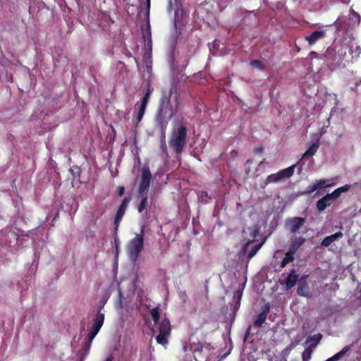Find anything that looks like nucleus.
I'll return each mask as SVG.
<instances>
[{
	"mask_svg": "<svg viewBox=\"0 0 361 361\" xmlns=\"http://www.w3.org/2000/svg\"><path fill=\"white\" fill-rule=\"evenodd\" d=\"M171 95L172 89L170 90L169 94H164L161 97L154 115L155 125L164 136L170 120L177 113L178 106V101L176 97L175 100L176 106H173L171 101Z\"/></svg>",
	"mask_w": 361,
	"mask_h": 361,
	"instance_id": "nucleus-1",
	"label": "nucleus"
},
{
	"mask_svg": "<svg viewBox=\"0 0 361 361\" xmlns=\"http://www.w3.org/2000/svg\"><path fill=\"white\" fill-rule=\"evenodd\" d=\"M144 235L145 227L142 226L140 233L135 234V236L128 243V255L129 259L133 262H135L137 260L140 254L144 249Z\"/></svg>",
	"mask_w": 361,
	"mask_h": 361,
	"instance_id": "nucleus-2",
	"label": "nucleus"
},
{
	"mask_svg": "<svg viewBox=\"0 0 361 361\" xmlns=\"http://www.w3.org/2000/svg\"><path fill=\"white\" fill-rule=\"evenodd\" d=\"M102 326V319H96L94 324H92V326L90 329V331L88 334L87 338H86L82 347L78 352L77 356L78 357V360L84 361L87 355L89 354L92 341L97 334L100 331Z\"/></svg>",
	"mask_w": 361,
	"mask_h": 361,
	"instance_id": "nucleus-3",
	"label": "nucleus"
},
{
	"mask_svg": "<svg viewBox=\"0 0 361 361\" xmlns=\"http://www.w3.org/2000/svg\"><path fill=\"white\" fill-rule=\"evenodd\" d=\"M187 128L184 125H181L175 130L169 140L170 147L176 154L182 152L186 145Z\"/></svg>",
	"mask_w": 361,
	"mask_h": 361,
	"instance_id": "nucleus-4",
	"label": "nucleus"
},
{
	"mask_svg": "<svg viewBox=\"0 0 361 361\" xmlns=\"http://www.w3.org/2000/svg\"><path fill=\"white\" fill-rule=\"evenodd\" d=\"M295 165H292L286 169L279 171L277 173L270 174L267 176L264 183L261 185L264 188L270 183H279L290 178L294 173Z\"/></svg>",
	"mask_w": 361,
	"mask_h": 361,
	"instance_id": "nucleus-5",
	"label": "nucleus"
},
{
	"mask_svg": "<svg viewBox=\"0 0 361 361\" xmlns=\"http://www.w3.org/2000/svg\"><path fill=\"white\" fill-rule=\"evenodd\" d=\"M152 180V174L149 166H144L141 169L140 181L138 186V195L147 193Z\"/></svg>",
	"mask_w": 361,
	"mask_h": 361,
	"instance_id": "nucleus-6",
	"label": "nucleus"
},
{
	"mask_svg": "<svg viewBox=\"0 0 361 361\" xmlns=\"http://www.w3.org/2000/svg\"><path fill=\"white\" fill-rule=\"evenodd\" d=\"M299 275L298 274V271L296 269H291L290 272L288 275L286 279L284 281H281V285H286V289L290 290L292 288H293L298 281Z\"/></svg>",
	"mask_w": 361,
	"mask_h": 361,
	"instance_id": "nucleus-7",
	"label": "nucleus"
},
{
	"mask_svg": "<svg viewBox=\"0 0 361 361\" xmlns=\"http://www.w3.org/2000/svg\"><path fill=\"white\" fill-rule=\"evenodd\" d=\"M305 222V218L293 217L287 221V224L291 233H296L304 225Z\"/></svg>",
	"mask_w": 361,
	"mask_h": 361,
	"instance_id": "nucleus-8",
	"label": "nucleus"
},
{
	"mask_svg": "<svg viewBox=\"0 0 361 361\" xmlns=\"http://www.w3.org/2000/svg\"><path fill=\"white\" fill-rule=\"evenodd\" d=\"M325 30H316L313 32L310 35L306 36L305 39L308 42L310 46L314 44L319 39H322L325 37Z\"/></svg>",
	"mask_w": 361,
	"mask_h": 361,
	"instance_id": "nucleus-9",
	"label": "nucleus"
},
{
	"mask_svg": "<svg viewBox=\"0 0 361 361\" xmlns=\"http://www.w3.org/2000/svg\"><path fill=\"white\" fill-rule=\"evenodd\" d=\"M331 185H332V184L327 183V180H325V179L319 180L316 183H314L312 185H310L308 186V188H307V192L310 194V193H312V192H313L314 191H315V190H317L318 189L324 188H326V187H329V186H331Z\"/></svg>",
	"mask_w": 361,
	"mask_h": 361,
	"instance_id": "nucleus-10",
	"label": "nucleus"
},
{
	"mask_svg": "<svg viewBox=\"0 0 361 361\" xmlns=\"http://www.w3.org/2000/svg\"><path fill=\"white\" fill-rule=\"evenodd\" d=\"M343 236V234L342 232H341V231L336 232V233H334L333 235H329V236H326V238H324L322 240L321 245L324 247H328L332 243H334L336 240H337L340 238H342Z\"/></svg>",
	"mask_w": 361,
	"mask_h": 361,
	"instance_id": "nucleus-11",
	"label": "nucleus"
},
{
	"mask_svg": "<svg viewBox=\"0 0 361 361\" xmlns=\"http://www.w3.org/2000/svg\"><path fill=\"white\" fill-rule=\"evenodd\" d=\"M297 293L300 296L308 297L310 293V287L307 281H300L298 288Z\"/></svg>",
	"mask_w": 361,
	"mask_h": 361,
	"instance_id": "nucleus-12",
	"label": "nucleus"
},
{
	"mask_svg": "<svg viewBox=\"0 0 361 361\" xmlns=\"http://www.w3.org/2000/svg\"><path fill=\"white\" fill-rule=\"evenodd\" d=\"M305 240L303 237H298L291 240L289 247V251L295 254L298 248L305 243Z\"/></svg>",
	"mask_w": 361,
	"mask_h": 361,
	"instance_id": "nucleus-13",
	"label": "nucleus"
},
{
	"mask_svg": "<svg viewBox=\"0 0 361 361\" xmlns=\"http://www.w3.org/2000/svg\"><path fill=\"white\" fill-rule=\"evenodd\" d=\"M159 333L165 334L167 335H170L171 331V326L170 324V321L167 318H164L159 327Z\"/></svg>",
	"mask_w": 361,
	"mask_h": 361,
	"instance_id": "nucleus-14",
	"label": "nucleus"
},
{
	"mask_svg": "<svg viewBox=\"0 0 361 361\" xmlns=\"http://www.w3.org/2000/svg\"><path fill=\"white\" fill-rule=\"evenodd\" d=\"M332 201H330L326 195L319 200L317 202L316 207L319 212H323L327 207L331 204Z\"/></svg>",
	"mask_w": 361,
	"mask_h": 361,
	"instance_id": "nucleus-15",
	"label": "nucleus"
},
{
	"mask_svg": "<svg viewBox=\"0 0 361 361\" xmlns=\"http://www.w3.org/2000/svg\"><path fill=\"white\" fill-rule=\"evenodd\" d=\"M106 300H102L101 302H100V304L97 307V313L96 314V315L93 318V323L92 324H94L96 319H102V325L104 324V313L102 312V310H103L104 308V305L106 304Z\"/></svg>",
	"mask_w": 361,
	"mask_h": 361,
	"instance_id": "nucleus-16",
	"label": "nucleus"
},
{
	"mask_svg": "<svg viewBox=\"0 0 361 361\" xmlns=\"http://www.w3.org/2000/svg\"><path fill=\"white\" fill-rule=\"evenodd\" d=\"M147 106V104L142 103L139 104V102H137L136 104L135 105V109H137L136 116L137 123H139L142 121L145 113Z\"/></svg>",
	"mask_w": 361,
	"mask_h": 361,
	"instance_id": "nucleus-17",
	"label": "nucleus"
},
{
	"mask_svg": "<svg viewBox=\"0 0 361 361\" xmlns=\"http://www.w3.org/2000/svg\"><path fill=\"white\" fill-rule=\"evenodd\" d=\"M319 147V143L318 141L312 143L307 149V150L303 154L302 157L305 158L307 157H312L316 154Z\"/></svg>",
	"mask_w": 361,
	"mask_h": 361,
	"instance_id": "nucleus-18",
	"label": "nucleus"
},
{
	"mask_svg": "<svg viewBox=\"0 0 361 361\" xmlns=\"http://www.w3.org/2000/svg\"><path fill=\"white\" fill-rule=\"evenodd\" d=\"M267 319V316L265 315V312H260L257 317L254 318L253 325L256 328H259L262 326V324L265 322Z\"/></svg>",
	"mask_w": 361,
	"mask_h": 361,
	"instance_id": "nucleus-19",
	"label": "nucleus"
},
{
	"mask_svg": "<svg viewBox=\"0 0 361 361\" xmlns=\"http://www.w3.org/2000/svg\"><path fill=\"white\" fill-rule=\"evenodd\" d=\"M295 259V253L288 251L286 253L285 257L282 259L280 267L283 268L285 267L288 263L293 262Z\"/></svg>",
	"mask_w": 361,
	"mask_h": 361,
	"instance_id": "nucleus-20",
	"label": "nucleus"
},
{
	"mask_svg": "<svg viewBox=\"0 0 361 361\" xmlns=\"http://www.w3.org/2000/svg\"><path fill=\"white\" fill-rule=\"evenodd\" d=\"M101 64L99 62H93L89 67L90 72L94 81L97 79V75L99 73L100 70Z\"/></svg>",
	"mask_w": 361,
	"mask_h": 361,
	"instance_id": "nucleus-21",
	"label": "nucleus"
},
{
	"mask_svg": "<svg viewBox=\"0 0 361 361\" xmlns=\"http://www.w3.org/2000/svg\"><path fill=\"white\" fill-rule=\"evenodd\" d=\"M139 196L142 197V200L137 206V211L138 212L142 213L148 205L147 193H143L142 195H139Z\"/></svg>",
	"mask_w": 361,
	"mask_h": 361,
	"instance_id": "nucleus-22",
	"label": "nucleus"
},
{
	"mask_svg": "<svg viewBox=\"0 0 361 361\" xmlns=\"http://www.w3.org/2000/svg\"><path fill=\"white\" fill-rule=\"evenodd\" d=\"M125 213L126 212L124 210L118 207L114 219L115 232H117L119 224Z\"/></svg>",
	"mask_w": 361,
	"mask_h": 361,
	"instance_id": "nucleus-23",
	"label": "nucleus"
},
{
	"mask_svg": "<svg viewBox=\"0 0 361 361\" xmlns=\"http://www.w3.org/2000/svg\"><path fill=\"white\" fill-rule=\"evenodd\" d=\"M349 350V346H345L340 352L335 354L334 356L328 359L326 361H337L338 360L343 357Z\"/></svg>",
	"mask_w": 361,
	"mask_h": 361,
	"instance_id": "nucleus-24",
	"label": "nucleus"
},
{
	"mask_svg": "<svg viewBox=\"0 0 361 361\" xmlns=\"http://www.w3.org/2000/svg\"><path fill=\"white\" fill-rule=\"evenodd\" d=\"M152 91L153 89L151 87L150 85L148 84L145 95L141 100L142 104H148Z\"/></svg>",
	"mask_w": 361,
	"mask_h": 361,
	"instance_id": "nucleus-25",
	"label": "nucleus"
},
{
	"mask_svg": "<svg viewBox=\"0 0 361 361\" xmlns=\"http://www.w3.org/2000/svg\"><path fill=\"white\" fill-rule=\"evenodd\" d=\"M150 314L152 317L154 324H157L160 318V309L159 307H155L150 310Z\"/></svg>",
	"mask_w": 361,
	"mask_h": 361,
	"instance_id": "nucleus-26",
	"label": "nucleus"
},
{
	"mask_svg": "<svg viewBox=\"0 0 361 361\" xmlns=\"http://www.w3.org/2000/svg\"><path fill=\"white\" fill-rule=\"evenodd\" d=\"M350 18L352 20L353 25L359 24L360 22V16L353 9L350 10Z\"/></svg>",
	"mask_w": 361,
	"mask_h": 361,
	"instance_id": "nucleus-27",
	"label": "nucleus"
},
{
	"mask_svg": "<svg viewBox=\"0 0 361 361\" xmlns=\"http://www.w3.org/2000/svg\"><path fill=\"white\" fill-rule=\"evenodd\" d=\"M349 53L352 55V58H357L361 54V48L360 46L356 45L354 49L352 45L350 47Z\"/></svg>",
	"mask_w": 361,
	"mask_h": 361,
	"instance_id": "nucleus-28",
	"label": "nucleus"
},
{
	"mask_svg": "<svg viewBox=\"0 0 361 361\" xmlns=\"http://www.w3.org/2000/svg\"><path fill=\"white\" fill-rule=\"evenodd\" d=\"M169 335L159 333L158 336L156 337L157 342L161 345H166L168 343V336Z\"/></svg>",
	"mask_w": 361,
	"mask_h": 361,
	"instance_id": "nucleus-29",
	"label": "nucleus"
},
{
	"mask_svg": "<svg viewBox=\"0 0 361 361\" xmlns=\"http://www.w3.org/2000/svg\"><path fill=\"white\" fill-rule=\"evenodd\" d=\"M312 356V350L310 347L307 348L302 354V361H309Z\"/></svg>",
	"mask_w": 361,
	"mask_h": 361,
	"instance_id": "nucleus-30",
	"label": "nucleus"
},
{
	"mask_svg": "<svg viewBox=\"0 0 361 361\" xmlns=\"http://www.w3.org/2000/svg\"><path fill=\"white\" fill-rule=\"evenodd\" d=\"M341 194L339 191L336 189L332 192L328 193L326 195V197L330 200L332 201L334 200H336L340 197Z\"/></svg>",
	"mask_w": 361,
	"mask_h": 361,
	"instance_id": "nucleus-31",
	"label": "nucleus"
},
{
	"mask_svg": "<svg viewBox=\"0 0 361 361\" xmlns=\"http://www.w3.org/2000/svg\"><path fill=\"white\" fill-rule=\"evenodd\" d=\"M260 247H261V244L255 245V246L252 247V248L250 249V250L248 252V255H247L248 258L251 259L252 257H253L256 255L257 251L260 249Z\"/></svg>",
	"mask_w": 361,
	"mask_h": 361,
	"instance_id": "nucleus-32",
	"label": "nucleus"
},
{
	"mask_svg": "<svg viewBox=\"0 0 361 361\" xmlns=\"http://www.w3.org/2000/svg\"><path fill=\"white\" fill-rule=\"evenodd\" d=\"M250 65L252 66L257 68L258 69H259L261 71H264L265 69V66H264L262 62H261L259 60H252L250 61Z\"/></svg>",
	"mask_w": 361,
	"mask_h": 361,
	"instance_id": "nucleus-33",
	"label": "nucleus"
},
{
	"mask_svg": "<svg viewBox=\"0 0 361 361\" xmlns=\"http://www.w3.org/2000/svg\"><path fill=\"white\" fill-rule=\"evenodd\" d=\"M130 200V199L129 197H124L119 206V208L126 212Z\"/></svg>",
	"mask_w": 361,
	"mask_h": 361,
	"instance_id": "nucleus-34",
	"label": "nucleus"
},
{
	"mask_svg": "<svg viewBox=\"0 0 361 361\" xmlns=\"http://www.w3.org/2000/svg\"><path fill=\"white\" fill-rule=\"evenodd\" d=\"M322 338V335L321 334H314L312 336H310L307 338V341H310V340H314L317 342H319Z\"/></svg>",
	"mask_w": 361,
	"mask_h": 361,
	"instance_id": "nucleus-35",
	"label": "nucleus"
},
{
	"mask_svg": "<svg viewBox=\"0 0 361 361\" xmlns=\"http://www.w3.org/2000/svg\"><path fill=\"white\" fill-rule=\"evenodd\" d=\"M350 185L348 184H345V185H344L340 188H338L336 189L339 191L340 194H341L343 192L348 191L350 190Z\"/></svg>",
	"mask_w": 361,
	"mask_h": 361,
	"instance_id": "nucleus-36",
	"label": "nucleus"
},
{
	"mask_svg": "<svg viewBox=\"0 0 361 361\" xmlns=\"http://www.w3.org/2000/svg\"><path fill=\"white\" fill-rule=\"evenodd\" d=\"M118 245H119V239L116 237L114 238V247H115V257H117L118 255Z\"/></svg>",
	"mask_w": 361,
	"mask_h": 361,
	"instance_id": "nucleus-37",
	"label": "nucleus"
},
{
	"mask_svg": "<svg viewBox=\"0 0 361 361\" xmlns=\"http://www.w3.org/2000/svg\"><path fill=\"white\" fill-rule=\"evenodd\" d=\"M264 152V147L260 145L259 147H257L254 149V152L256 154H262Z\"/></svg>",
	"mask_w": 361,
	"mask_h": 361,
	"instance_id": "nucleus-38",
	"label": "nucleus"
},
{
	"mask_svg": "<svg viewBox=\"0 0 361 361\" xmlns=\"http://www.w3.org/2000/svg\"><path fill=\"white\" fill-rule=\"evenodd\" d=\"M238 156V152L235 149H232L230 152V158L233 160L235 159Z\"/></svg>",
	"mask_w": 361,
	"mask_h": 361,
	"instance_id": "nucleus-39",
	"label": "nucleus"
},
{
	"mask_svg": "<svg viewBox=\"0 0 361 361\" xmlns=\"http://www.w3.org/2000/svg\"><path fill=\"white\" fill-rule=\"evenodd\" d=\"M125 188L123 186H119L118 188V195L119 197H122L124 194Z\"/></svg>",
	"mask_w": 361,
	"mask_h": 361,
	"instance_id": "nucleus-40",
	"label": "nucleus"
},
{
	"mask_svg": "<svg viewBox=\"0 0 361 361\" xmlns=\"http://www.w3.org/2000/svg\"><path fill=\"white\" fill-rule=\"evenodd\" d=\"M118 295H119V302H118V306H119V308L122 309L123 307V295H122V293L121 291L118 292Z\"/></svg>",
	"mask_w": 361,
	"mask_h": 361,
	"instance_id": "nucleus-41",
	"label": "nucleus"
},
{
	"mask_svg": "<svg viewBox=\"0 0 361 361\" xmlns=\"http://www.w3.org/2000/svg\"><path fill=\"white\" fill-rule=\"evenodd\" d=\"M250 233H252V238H255L259 234V229L257 228H255L252 229V232H250Z\"/></svg>",
	"mask_w": 361,
	"mask_h": 361,
	"instance_id": "nucleus-42",
	"label": "nucleus"
},
{
	"mask_svg": "<svg viewBox=\"0 0 361 361\" xmlns=\"http://www.w3.org/2000/svg\"><path fill=\"white\" fill-rule=\"evenodd\" d=\"M293 348V346H288V347H286L283 350V354L284 355H287L290 353V350H292Z\"/></svg>",
	"mask_w": 361,
	"mask_h": 361,
	"instance_id": "nucleus-43",
	"label": "nucleus"
},
{
	"mask_svg": "<svg viewBox=\"0 0 361 361\" xmlns=\"http://www.w3.org/2000/svg\"><path fill=\"white\" fill-rule=\"evenodd\" d=\"M360 84H361V80L356 82L353 87H351V90L355 91V92L357 91V87Z\"/></svg>",
	"mask_w": 361,
	"mask_h": 361,
	"instance_id": "nucleus-44",
	"label": "nucleus"
},
{
	"mask_svg": "<svg viewBox=\"0 0 361 361\" xmlns=\"http://www.w3.org/2000/svg\"><path fill=\"white\" fill-rule=\"evenodd\" d=\"M269 305H267L263 311L262 312H265V315L267 316V314L269 313Z\"/></svg>",
	"mask_w": 361,
	"mask_h": 361,
	"instance_id": "nucleus-45",
	"label": "nucleus"
},
{
	"mask_svg": "<svg viewBox=\"0 0 361 361\" xmlns=\"http://www.w3.org/2000/svg\"><path fill=\"white\" fill-rule=\"evenodd\" d=\"M161 147H162L163 150L166 153L167 148H166V145L165 143L161 145Z\"/></svg>",
	"mask_w": 361,
	"mask_h": 361,
	"instance_id": "nucleus-46",
	"label": "nucleus"
},
{
	"mask_svg": "<svg viewBox=\"0 0 361 361\" xmlns=\"http://www.w3.org/2000/svg\"><path fill=\"white\" fill-rule=\"evenodd\" d=\"M104 361H114V358H113L112 355H110Z\"/></svg>",
	"mask_w": 361,
	"mask_h": 361,
	"instance_id": "nucleus-47",
	"label": "nucleus"
},
{
	"mask_svg": "<svg viewBox=\"0 0 361 361\" xmlns=\"http://www.w3.org/2000/svg\"><path fill=\"white\" fill-rule=\"evenodd\" d=\"M58 216H59V213L57 212L55 216L54 217V219H52V221H54Z\"/></svg>",
	"mask_w": 361,
	"mask_h": 361,
	"instance_id": "nucleus-48",
	"label": "nucleus"
},
{
	"mask_svg": "<svg viewBox=\"0 0 361 361\" xmlns=\"http://www.w3.org/2000/svg\"><path fill=\"white\" fill-rule=\"evenodd\" d=\"M360 295H359V297H358V300H360V302H361V289H360Z\"/></svg>",
	"mask_w": 361,
	"mask_h": 361,
	"instance_id": "nucleus-49",
	"label": "nucleus"
},
{
	"mask_svg": "<svg viewBox=\"0 0 361 361\" xmlns=\"http://www.w3.org/2000/svg\"><path fill=\"white\" fill-rule=\"evenodd\" d=\"M147 6H149L150 0H147Z\"/></svg>",
	"mask_w": 361,
	"mask_h": 361,
	"instance_id": "nucleus-50",
	"label": "nucleus"
}]
</instances>
